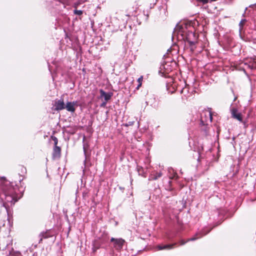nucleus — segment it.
<instances>
[{
	"mask_svg": "<svg viewBox=\"0 0 256 256\" xmlns=\"http://www.w3.org/2000/svg\"><path fill=\"white\" fill-rule=\"evenodd\" d=\"M110 242H113L114 247L117 250H121L125 243V240L122 238H112L110 239Z\"/></svg>",
	"mask_w": 256,
	"mask_h": 256,
	"instance_id": "obj_1",
	"label": "nucleus"
},
{
	"mask_svg": "<svg viewBox=\"0 0 256 256\" xmlns=\"http://www.w3.org/2000/svg\"><path fill=\"white\" fill-rule=\"evenodd\" d=\"M201 119L204 122H212V117L211 111L208 110L203 112L202 114Z\"/></svg>",
	"mask_w": 256,
	"mask_h": 256,
	"instance_id": "obj_2",
	"label": "nucleus"
},
{
	"mask_svg": "<svg viewBox=\"0 0 256 256\" xmlns=\"http://www.w3.org/2000/svg\"><path fill=\"white\" fill-rule=\"evenodd\" d=\"M65 108V104L64 100H56L54 104V109L55 110H61Z\"/></svg>",
	"mask_w": 256,
	"mask_h": 256,
	"instance_id": "obj_3",
	"label": "nucleus"
},
{
	"mask_svg": "<svg viewBox=\"0 0 256 256\" xmlns=\"http://www.w3.org/2000/svg\"><path fill=\"white\" fill-rule=\"evenodd\" d=\"M78 106V102L76 101L70 102H68L65 104V108L68 111L72 112H74L76 108Z\"/></svg>",
	"mask_w": 256,
	"mask_h": 256,
	"instance_id": "obj_4",
	"label": "nucleus"
},
{
	"mask_svg": "<svg viewBox=\"0 0 256 256\" xmlns=\"http://www.w3.org/2000/svg\"><path fill=\"white\" fill-rule=\"evenodd\" d=\"M232 116L240 122H242V116L241 113L239 112L236 108H232L230 110Z\"/></svg>",
	"mask_w": 256,
	"mask_h": 256,
	"instance_id": "obj_5",
	"label": "nucleus"
},
{
	"mask_svg": "<svg viewBox=\"0 0 256 256\" xmlns=\"http://www.w3.org/2000/svg\"><path fill=\"white\" fill-rule=\"evenodd\" d=\"M100 92L101 98H104L106 102L110 99L111 97V94H110L106 93L102 90H100Z\"/></svg>",
	"mask_w": 256,
	"mask_h": 256,
	"instance_id": "obj_6",
	"label": "nucleus"
},
{
	"mask_svg": "<svg viewBox=\"0 0 256 256\" xmlns=\"http://www.w3.org/2000/svg\"><path fill=\"white\" fill-rule=\"evenodd\" d=\"M60 148L59 146H55L54 149L53 156L54 158L60 157Z\"/></svg>",
	"mask_w": 256,
	"mask_h": 256,
	"instance_id": "obj_7",
	"label": "nucleus"
},
{
	"mask_svg": "<svg viewBox=\"0 0 256 256\" xmlns=\"http://www.w3.org/2000/svg\"><path fill=\"white\" fill-rule=\"evenodd\" d=\"M176 244H167V245H164V246H157V248H158V250H164V249H172L173 248V246Z\"/></svg>",
	"mask_w": 256,
	"mask_h": 256,
	"instance_id": "obj_8",
	"label": "nucleus"
},
{
	"mask_svg": "<svg viewBox=\"0 0 256 256\" xmlns=\"http://www.w3.org/2000/svg\"><path fill=\"white\" fill-rule=\"evenodd\" d=\"M162 176L161 172H156L154 174H151L149 178V180H156L158 178H160Z\"/></svg>",
	"mask_w": 256,
	"mask_h": 256,
	"instance_id": "obj_9",
	"label": "nucleus"
},
{
	"mask_svg": "<svg viewBox=\"0 0 256 256\" xmlns=\"http://www.w3.org/2000/svg\"><path fill=\"white\" fill-rule=\"evenodd\" d=\"M202 236V235H200V234H196L194 236L188 239L186 242L193 241V240H196V239H198Z\"/></svg>",
	"mask_w": 256,
	"mask_h": 256,
	"instance_id": "obj_10",
	"label": "nucleus"
},
{
	"mask_svg": "<svg viewBox=\"0 0 256 256\" xmlns=\"http://www.w3.org/2000/svg\"><path fill=\"white\" fill-rule=\"evenodd\" d=\"M142 80H143V76H141L138 78V84L136 87L137 90H138L142 86Z\"/></svg>",
	"mask_w": 256,
	"mask_h": 256,
	"instance_id": "obj_11",
	"label": "nucleus"
},
{
	"mask_svg": "<svg viewBox=\"0 0 256 256\" xmlns=\"http://www.w3.org/2000/svg\"><path fill=\"white\" fill-rule=\"evenodd\" d=\"M246 20L244 19V20H242L240 24H239V26H240V32L242 30V28L245 22H246Z\"/></svg>",
	"mask_w": 256,
	"mask_h": 256,
	"instance_id": "obj_12",
	"label": "nucleus"
},
{
	"mask_svg": "<svg viewBox=\"0 0 256 256\" xmlns=\"http://www.w3.org/2000/svg\"><path fill=\"white\" fill-rule=\"evenodd\" d=\"M74 13L77 15H80L82 14V12L80 10H74Z\"/></svg>",
	"mask_w": 256,
	"mask_h": 256,
	"instance_id": "obj_13",
	"label": "nucleus"
},
{
	"mask_svg": "<svg viewBox=\"0 0 256 256\" xmlns=\"http://www.w3.org/2000/svg\"><path fill=\"white\" fill-rule=\"evenodd\" d=\"M52 138H53V140L54 142V145H55V146H56V145L58 144V139L56 137H54Z\"/></svg>",
	"mask_w": 256,
	"mask_h": 256,
	"instance_id": "obj_14",
	"label": "nucleus"
},
{
	"mask_svg": "<svg viewBox=\"0 0 256 256\" xmlns=\"http://www.w3.org/2000/svg\"><path fill=\"white\" fill-rule=\"evenodd\" d=\"M186 242H185L184 240H181L180 241V245H184L186 243Z\"/></svg>",
	"mask_w": 256,
	"mask_h": 256,
	"instance_id": "obj_15",
	"label": "nucleus"
},
{
	"mask_svg": "<svg viewBox=\"0 0 256 256\" xmlns=\"http://www.w3.org/2000/svg\"><path fill=\"white\" fill-rule=\"evenodd\" d=\"M209 232H210V230H208V232H204V233L203 234H200V235H202V236H204V235H205V234H206L207 233H208Z\"/></svg>",
	"mask_w": 256,
	"mask_h": 256,
	"instance_id": "obj_16",
	"label": "nucleus"
},
{
	"mask_svg": "<svg viewBox=\"0 0 256 256\" xmlns=\"http://www.w3.org/2000/svg\"><path fill=\"white\" fill-rule=\"evenodd\" d=\"M190 42V44H191V45H192V44H194V42Z\"/></svg>",
	"mask_w": 256,
	"mask_h": 256,
	"instance_id": "obj_17",
	"label": "nucleus"
}]
</instances>
